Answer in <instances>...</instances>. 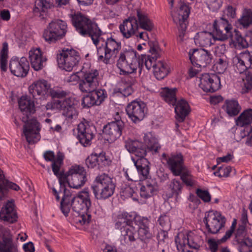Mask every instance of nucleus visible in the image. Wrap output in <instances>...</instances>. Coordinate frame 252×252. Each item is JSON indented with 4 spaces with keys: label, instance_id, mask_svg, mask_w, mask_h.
<instances>
[{
    "label": "nucleus",
    "instance_id": "obj_1",
    "mask_svg": "<svg viewBox=\"0 0 252 252\" xmlns=\"http://www.w3.org/2000/svg\"><path fill=\"white\" fill-rule=\"evenodd\" d=\"M151 55H141L137 57L136 51L133 49L124 50L120 54L117 65L120 74L126 75L134 73L138 68L140 72L144 67L149 70L153 68L155 76L158 80L163 79L168 73L167 65L161 61H157L159 56L160 49L157 40L149 41Z\"/></svg>",
    "mask_w": 252,
    "mask_h": 252
},
{
    "label": "nucleus",
    "instance_id": "obj_2",
    "mask_svg": "<svg viewBox=\"0 0 252 252\" xmlns=\"http://www.w3.org/2000/svg\"><path fill=\"white\" fill-rule=\"evenodd\" d=\"M83 72V77L80 81L79 87L82 92L89 94L82 99L83 107L90 108L100 105L106 97L107 94L104 90H96L99 85L98 70L91 69Z\"/></svg>",
    "mask_w": 252,
    "mask_h": 252
},
{
    "label": "nucleus",
    "instance_id": "obj_3",
    "mask_svg": "<svg viewBox=\"0 0 252 252\" xmlns=\"http://www.w3.org/2000/svg\"><path fill=\"white\" fill-rule=\"evenodd\" d=\"M18 104L24 115L22 121L25 123L23 132L26 140L29 144L36 143L40 138L39 124L35 119H30L31 115L35 111L34 102L27 96H22L19 100Z\"/></svg>",
    "mask_w": 252,
    "mask_h": 252
},
{
    "label": "nucleus",
    "instance_id": "obj_4",
    "mask_svg": "<svg viewBox=\"0 0 252 252\" xmlns=\"http://www.w3.org/2000/svg\"><path fill=\"white\" fill-rule=\"evenodd\" d=\"M213 32L203 31L194 37L196 44L202 47L210 46L216 40L224 41L232 35V26L223 17L214 21Z\"/></svg>",
    "mask_w": 252,
    "mask_h": 252
},
{
    "label": "nucleus",
    "instance_id": "obj_5",
    "mask_svg": "<svg viewBox=\"0 0 252 252\" xmlns=\"http://www.w3.org/2000/svg\"><path fill=\"white\" fill-rule=\"evenodd\" d=\"M70 17L76 31L82 36H90L94 44L97 46L99 41L102 39L100 37L102 32L97 24L89 16L79 12L71 14Z\"/></svg>",
    "mask_w": 252,
    "mask_h": 252
},
{
    "label": "nucleus",
    "instance_id": "obj_6",
    "mask_svg": "<svg viewBox=\"0 0 252 252\" xmlns=\"http://www.w3.org/2000/svg\"><path fill=\"white\" fill-rule=\"evenodd\" d=\"M115 188L112 178L106 173L98 174L91 186L94 198L99 200H105L111 197Z\"/></svg>",
    "mask_w": 252,
    "mask_h": 252
},
{
    "label": "nucleus",
    "instance_id": "obj_7",
    "mask_svg": "<svg viewBox=\"0 0 252 252\" xmlns=\"http://www.w3.org/2000/svg\"><path fill=\"white\" fill-rule=\"evenodd\" d=\"M103 41L104 44L101 45L97 44L96 46L97 59L99 62L108 64L111 60H113L117 57L121 49V43L112 36L107 38Z\"/></svg>",
    "mask_w": 252,
    "mask_h": 252
},
{
    "label": "nucleus",
    "instance_id": "obj_8",
    "mask_svg": "<svg viewBox=\"0 0 252 252\" xmlns=\"http://www.w3.org/2000/svg\"><path fill=\"white\" fill-rule=\"evenodd\" d=\"M175 242L178 252H192L186 250L187 245L189 248L198 251L203 244L201 237L189 231H182L178 233L175 238Z\"/></svg>",
    "mask_w": 252,
    "mask_h": 252
},
{
    "label": "nucleus",
    "instance_id": "obj_9",
    "mask_svg": "<svg viewBox=\"0 0 252 252\" xmlns=\"http://www.w3.org/2000/svg\"><path fill=\"white\" fill-rule=\"evenodd\" d=\"M57 59L60 68L66 71H71L78 65L81 57L76 50L64 48L57 55Z\"/></svg>",
    "mask_w": 252,
    "mask_h": 252
},
{
    "label": "nucleus",
    "instance_id": "obj_10",
    "mask_svg": "<svg viewBox=\"0 0 252 252\" xmlns=\"http://www.w3.org/2000/svg\"><path fill=\"white\" fill-rule=\"evenodd\" d=\"M67 29L65 21L60 19L53 20L44 30L43 37L49 43L55 42L65 36Z\"/></svg>",
    "mask_w": 252,
    "mask_h": 252
},
{
    "label": "nucleus",
    "instance_id": "obj_11",
    "mask_svg": "<svg viewBox=\"0 0 252 252\" xmlns=\"http://www.w3.org/2000/svg\"><path fill=\"white\" fill-rule=\"evenodd\" d=\"M225 221V217L220 212L214 211L206 213L203 220L208 232L213 234L218 233L224 226Z\"/></svg>",
    "mask_w": 252,
    "mask_h": 252
},
{
    "label": "nucleus",
    "instance_id": "obj_12",
    "mask_svg": "<svg viewBox=\"0 0 252 252\" xmlns=\"http://www.w3.org/2000/svg\"><path fill=\"white\" fill-rule=\"evenodd\" d=\"M77 130V138L80 143L84 147L90 146L96 134L95 126L84 120L78 125Z\"/></svg>",
    "mask_w": 252,
    "mask_h": 252
},
{
    "label": "nucleus",
    "instance_id": "obj_13",
    "mask_svg": "<svg viewBox=\"0 0 252 252\" xmlns=\"http://www.w3.org/2000/svg\"><path fill=\"white\" fill-rule=\"evenodd\" d=\"M50 84L44 79L34 82L29 87V91L32 97L36 100V103L45 100L49 97Z\"/></svg>",
    "mask_w": 252,
    "mask_h": 252
},
{
    "label": "nucleus",
    "instance_id": "obj_14",
    "mask_svg": "<svg viewBox=\"0 0 252 252\" xmlns=\"http://www.w3.org/2000/svg\"><path fill=\"white\" fill-rule=\"evenodd\" d=\"M189 55L192 64L200 68H205L209 65L213 57L209 51L204 49L190 50Z\"/></svg>",
    "mask_w": 252,
    "mask_h": 252
},
{
    "label": "nucleus",
    "instance_id": "obj_15",
    "mask_svg": "<svg viewBox=\"0 0 252 252\" xmlns=\"http://www.w3.org/2000/svg\"><path fill=\"white\" fill-rule=\"evenodd\" d=\"M91 205L90 194L88 189H84L79 192L75 197H72L71 195L70 207L71 206L72 210L77 213H80L83 211L86 212Z\"/></svg>",
    "mask_w": 252,
    "mask_h": 252
},
{
    "label": "nucleus",
    "instance_id": "obj_16",
    "mask_svg": "<svg viewBox=\"0 0 252 252\" xmlns=\"http://www.w3.org/2000/svg\"><path fill=\"white\" fill-rule=\"evenodd\" d=\"M161 158L166 161L168 168L174 176L180 175L185 170L184 158L181 153H172L167 156L164 153L161 155Z\"/></svg>",
    "mask_w": 252,
    "mask_h": 252
},
{
    "label": "nucleus",
    "instance_id": "obj_17",
    "mask_svg": "<svg viewBox=\"0 0 252 252\" xmlns=\"http://www.w3.org/2000/svg\"><path fill=\"white\" fill-rule=\"evenodd\" d=\"M68 176L69 186L73 189L81 188L87 180L85 169L78 165L70 167Z\"/></svg>",
    "mask_w": 252,
    "mask_h": 252
},
{
    "label": "nucleus",
    "instance_id": "obj_18",
    "mask_svg": "<svg viewBox=\"0 0 252 252\" xmlns=\"http://www.w3.org/2000/svg\"><path fill=\"white\" fill-rule=\"evenodd\" d=\"M126 114L134 123L142 121L147 112L146 104L143 101H132L126 107Z\"/></svg>",
    "mask_w": 252,
    "mask_h": 252
},
{
    "label": "nucleus",
    "instance_id": "obj_19",
    "mask_svg": "<svg viewBox=\"0 0 252 252\" xmlns=\"http://www.w3.org/2000/svg\"><path fill=\"white\" fill-rule=\"evenodd\" d=\"M199 79V86L204 92L213 93L220 88V79L216 74L204 73Z\"/></svg>",
    "mask_w": 252,
    "mask_h": 252
},
{
    "label": "nucleus",
    "instance_id": "obj_20",
    "mask_svg": "<svg viewBox=\"0 0 252 252\" xmlns=\"http://www.w3.org/2000/svg\"><path fill=\"white\" fill-rule=\"evenodd\" d=\"M190 13V9L185 3L180 5L177 16L173 17L175 23L179 25L178 38L180 41H183L187 29V19Z\"/></svg>",
    "mask_w": 252,
    "mask_h": 252
},
{
    "label": "nucleus",
    "instance_id": "obj_21",
    "mask_svg": "<svg viewBox=\"0 0 252 252\" xmlns=\"http://www.w3.org/2000/svg\"><path fill=\"white\" fill-rule=\"evenodd\" d=\"M124 123L120 120H116L104 126L103 133L105 138L110 142H113L118 139L122 133Z\"/></svg>",
    "mask_w": 252,
    "mask_h": 252
},
{
    "label": "nucleus",
    "instance_id": "obj_22",
    "mask_svg": "<svg viewBox=\"0 0 252 252\" xmlns=\"http://www.w3.org/2000/svg\"><path fill=\"white\" fill-rule=\"evenodd\" d=\"M9 69L12 74L17 77H25L28 73L30 65L25 57L20 59L12 58L9 63Z\"/></svg>",
    "mask_w": 252,
    "mask_h": 252
},
{
    "label": "nucleus",
    "instance_id": "obj_23",
    "mask_svg": "<svg viewBox=\"0 0 252 252\" xmlns=\"http://www.w3.org/2000/svg\"><path fill=\"white\" fill-rule=\"evenodd\" d=\"M234 69L241 74L248 68H252V55L249 52H245L236 56L233 59Z\"/></svg>",
    "mask_w": 252,
    "mask_h": 252
},
{
    "label": "nucleus",
    "instance_id": "obj_24",
    "mask_svg": "<svg viewBox=\"0 0 252 252\" xmlns=\"http://www.w3.org/2000/svg\"><path fill=\"white\" fill-rule=\"evenodd\" d=\"M119 29L123 36L129 38L135 34V32L139 30L138 21L134 16H130L125 19L119 26Z\"/></svg>",
    "mask_w": 252,
    "mask_h": 252
},
{
    "label": "nucleus",
    "instance_id": "obj_25",
    "mask_svg": "<svg viewBox=\"0 0 252 252\" xmlns=\"http://www.w3.org/2000/svg\"><path fill=\"white\" fill-rule=\"evenodd\" d=\"M29 54L32 67L34 70H40L46 65L47 59L43 56L39 48L31 50Z\"/></svg>",
    "mask_w": 252,
    "mask_h": 252
},
{
    "label": "nucleus",
    "instance_id": "obj_26",
    "mask_svg": "<svg viewBox=\"0 0 252 252\" xmlns=\"http://www.w3.org/2000/svg\"><path fill=\"white\" fill-rule=\"evenodd\" d=\"M2 233V241H0V252H17V246L13 242L10 230L4 228Z\"/></svg>",
    "mask_w": 252,
    "mask_h": 252
},
{
    "label": "nucleus",
    "instance_id": "obj_27",
    "mask_svg": "<svg viewBox=\"0 0 252 252\" xmlns=\"http://www.w3.org/2000/svg\"><path fill=\"white\" fill-rule=\"evenodd\" d=\"M52 191L57 201L60 200L59 195H63L61 202V209L65 217L68 216L70 212V201L71 199V194L69 191L64 188L63 189L61 188L59 191H57L55 188H53Z\"/></svg>",
    "mask_w": 252,
    "mask_h": 252
},
{
    "label": "nucleus",
    "instance_id": "obj_28",
    "mask_svg": "<svg viewBox=\"0 0 252 252\" xmlns=\"http://www.w3.org/2000/svg\"><path fill=\"white\" fill-rule=\"evenodd\" d=\"M237 220L234 219L230 229L226 231L225 235L221 239L216 240L214 238H211L208 239L207 242L208 246V249L211 252H217L219 245L225 242L230 238L235 230Z\"/></svg>",
    "mask_w": 252,
    "mask_h": 252
},
{
    "label": "nucleus",
    "instance_id": "obj_29",
    "mask_svg": "<svg viewBox=\"0 0 252 252\" xmlns=\"http://www.w3.org/2000/svg\"><path fill=\"white\" fill-rule=\"evenodd\" d=\"M145 179L140 186V195L141 197L148 198L154 195L158 191V184L155 179L145 178Z\"/></svg>",
    "mask_w": 252,
    "mask_h": 252
},
{
    "label": "nucleus",
    "instance_id": "obj_30",
    "mask_svg": "<svg viewBox=\"0 0 252 252\" xmlns=\"http://www.w3.org/2000/svg\"><path fill=\"white\" fill-rule=\"evenodd\" d=\"M43 157L46 161L52 162L51 167L52 171L54 175H57L58 171L60 170L61 167L63 164V154L59 152L56 157L53 151H47L44 153Z\"/></svg>",
    "mask_w": 252,
    "mask_h": 252
},
{
    "label": "nucleus",
    "instance_id": "obj_31",
    "mask_svg": "<svg viewBox=\"0 0 252 252\" xmlns=\"http://www.w3.org/2000/svg\"><path fill=\"white\" fill-rule=\"evenodd\" d=\"M59 110L62 111V114L68 118H73L77 115V112L75 108L74 102L71 98H65L63 100H58Z\"/></svg>",
    "mask_w": 252,
    "mask_h": 252
},
{
    "label": "nucleus",
    "instance_id": "obj_32",
    "mask_svg": "<svg viewBox=\"0 0 252 252\" xmlns=\"http://www.w3.org/2000/svg\"><path fill=\"white\" fill-rule=\"evenodd\" d=\"M0 219L10 223H13L17 220V215L12 202H8L1 208L0 212Z\"/></svg>",
    "mask_w": 252,
    "mask_h": 252
},
{
    "label": "nucleus",
    "instance_id": "obj_33",
    "mask_svg": "<svg viewBox=\"0 0 252 252\" xmlns=\"http://www.w3.org/2000/svg\"><path fill=\"white\" fill-rule=\"evenodd\" d=\"M137 158V159L132 158L137 172L141 176V178H147L150 171V162L145 158V157Z\"/></svg>",
    "mask_w": 252,
    "mask_h": 252
},
{
    "label": "nucleus",
    "instance_id": "obj_34",
    "mask_svg": "<svg viewBox=\"0 0 252 252\" xmlns=\"http://www.w3.org/2000/svg\"><path fill=\"white\" fill-rule=\"evenodd\" d=\"M137 158V159L132 158L137 172L141 176V178H147L150 171V162L145 158V157Z\"/></svg>",
    "mask_w": 252,
    "mask_h": 252
},
{
    "label": "nucleus",
    "instance_id": "obj_35",
    "mask_svg": "<svg viewBox=\"0 0 252 252\" xmlns=\"http://www.w3.org/2000/svg\"><path fill=\"white\" fill-rule=\"evenodd\" d=\"M121 231V243L124 246H130L135 242L136 239V231L131 225L124 228Z\"/></svg>",
    "mask_w": 252,
    "mask_h": 252
},
{
    "label": "nucleus",
    "instance_id": "obj_36",
    "mask_svg": "<svg viewBox=\"0 0 252 252\" xmlns=\"http://www.w3.org/2000/svg\"><path fill=\"white\" fill-rule=\"evenodd\" d=\"M221 108L230 117L237 115L241 110V107L238 101L235 99L226 100Z\"/></svg>",
    "mask_w": 252,
    "mask_h": 252
},
{
    "label": "nucleus",
    "instance_id": "obj_37",
    "mask_svg": "<svg viewBox=\"0 0 252 252\" xmlns=\"http://www.w3.org/2000/svg\"><path fill=\"white\" fill-rule=\"evenodd\" d=\"M175 105V112L177 116V120L179 122H182L189 112V104L186 100L181 99L176 102Z\"/></svg>",
    "mask_w": 252,
    "mask_h": 252
},
{
    "label": "nucleus",
    "instance_id": "obj_38",
    "mask_svg": "<svg viewBox=\"0 0 252 252\" xmlns=\"http://www.w3.org/2000/svg\"><path fill=\"white\" fill-rule=\"evenodd\" d=\"M136 11L139 25V28L147 32L152 31L154 26L151 20L146 14L142 12L140 9H137Z\"/></svg>",
    "mask_w": 252,
    "mask_h": 252
},
{
    "label": "nucleus",
    "instance_id": "obj_39",
    "mask_svg": "<svg viewBox=\"0 0 252 252\" xmlns=\"http://www.w3.org/2000/svg\"><path fill=\"white\" fill-rule=\"evenodd\" d=\"M131 216L128 213L124 212L119 214L117 216L115 227L117 229L121 230L130 226L131 220L129 219Z\"/></svg>",
    "mask_w": 252,
    "mask_h": 252
},
{
    "label": "nucleus",
    "instance_id": "obj_40",
    "mask_svg": "<svg viewBox=\"0 0 252 252\" xmlns=\"http://www.w3.org/2000/svg\"><path fill=\"white\" fill-rule=\"evenodd\" d=\"M144 141L150 151L157 153L158 149H160V146L158 143L157 139L151 132L145 134Z\"/></svg>",
    "mask_w": 252,
    "mask_h": 252
},
{
    "label": "nucleus",
    "instance_id": "obj_41",
    "mask_svg": "<svg viewBox=\"0 0 252 252\" xmlns=\"http://www.w3.org/2000/svg\"><path fill=\"white\" fill-rule=\"evenodd\" d=\"M176 91L177 89L176 88L170 89L168 88H165L162 90L160 94L166 102L174 106L177 102L176 97Z\"/></svg>",
    "mask_w": 252,
    "mask_h": 252
},
{
    "label": "nucleus",
    "instance_id": "obj_42",
    "mask_svg": "<svg viewBox=\"0 0 252 252\" xmlns=\"http://www.w3.org/2000/svg\"><path fill=\"white\" fill-rule=\"evenodd\" d=\"M236 123L241 127L250 125L252 123V109L245 110L237 118Z\"/></svg>",
    "mask_w": 252,
    "mask_h": 252
},
{
    "label": "nucleus",
    "instance_id": "obj_43",
    "mask_svg": "<svg viewBox=\"0 0 252 252\" xmlns=\"http://www.w3.org/2000/svg\"><path fill=\"white\" fill-rule=\"evenodd\" d=\"M183 187V184L180 181L175 179L172 180L169 185V189L170 191L169 197L175 196L177 200L179 195L182 193Z\"/></svg>",
    "mask_w": 252,
    "mask_h": 252
},
{
    "label": "nucleus",
    "instance_id": "obj_44",
    "mask_svg": "<svg viewBox=\"0 0 252 252\" xmlns=\"http://www.w3.org/2000/svg\"><path fill=\"white\" fill-rule=\"evenodd\" d=\"M7 188L16 191L19 190L20 188L16 184L7 180L3 181V184L0 183V200H1L7 192Z\"/></svg>",
    "mask_w": 252,
    "mask_h": 252
},
{
    "label": "nucleus",
    "instance_id": "obj_45",
    "mask_svg": "<svg viewBox=\"0 0 252 252\" xmlns=\"http://www.w3.org/2000/svg\"><path fill=\"white\" fill-rule=\"evenodd\" d=\"M238 23L244 28H247L252 24V11L251 9H245Z\"/></svg>",
    "mask_w": 252,
    "mask_h": 252
},
{
    "label": "nucleus",
    "instance_id": "obj_46",
    "mask_svg": "<svg viewBox=\"0 0 252 252\" xmlns=\"http://www.w3.org/2000/svg\"><path fill=\"white\" fill-rule=\"evenodd\" d=\"M228 66V61L225 55L220 56L216 59L214 66L218 73H223L226 70Z\"/></svg>",
    "mask_w": 252,
    "mask_h": 252
},
{
    "label": "nucleus",
    "instance_id": "obj_47",
    "mask_svg": "<svg viewBox=\"0 0 252 252\" xmlns=\"http://www.w3.org/2000/svg\"><path fill=\"white\" fill-rule=\"evenodd\" d=\"M8 57V44L4 42L0 52V68L1 71L5 72L7 70V60Z\"/></svg>",
    "mask_w": 252,
    "mask_h": 252
},
{
    "label": "nucleus",
    "instance_id": "obj_48",
    "mask_svg": "<svg viewBox=\"0 0 252 252\" xmlns=\"http://www.w3.org/2000/svg\"><path fill=\"white\" fill-rule=\"evenodd\" d=\"M239 252H252V240L248 237L237 242Z\"/></svg>",
    "mask_w": 252,
    "mask_h": 252
},
{
    "label": "nucleus",
    "instance_id": "obj_49",
    "mask_svg": "<svg viewBox=\"0 0 252 252\" xmlns=\"http://www.w3.org/2000/svg\"><path fill=\"white\" fill-rule=\"evenodd\" d=\"M157 223L159 225L160 229L170 230L171 228L170 217L166 214H163L159 216Z\"/></svg>",
    "mask_w": 252,
    "mask_h": 252
},
{
    "label": "nucleus",
    "instance_id": "obj_50",
    "mask_svg": "<svg viewBox=\"0 0 252 252\" xmlns=\"http://www.w3.org/2000/svg\"><path fill=\"white\" fill-rule=\"evenodd\" d=\"M49 94V97L51 96L52 98H62L65 97L68 94V92L57 87L53 88L50 87Z\"/></svg>",
    "mask_w": 252,
    "mask_h": 252
},
{
    "label": "nucleus",
    "instance_id": "obj_51",
    "mask_svg": "<svg viewBox=\"0 0 252 252\" xmlns=\"http://www.w3.org/2000/svg\"><path fill=\"white\" fill-rule=\"evenodd\" d=\"M35 8L34 12H36V9L43 12H45L48 8H50L52 4L50 0H36L35 1Z\"/></svg>",
    "mask_w": 252,
    "mask_h": 252
},
{
    "label": "nucleus",
    "instance_id": "obj_52",
    "mask_svg": "<svg viewBox=\"0 0 252 252\" xmlns=\"http://www.w3.org/2000/svg\"><path fill=\"white\" fill-rule=\"evenodd\" d=\"M180 176L183 182L187 186L192 187L195 185V181L189 172L184 170Z\"/></svg>",
    "mask_w": 252,
    "mask_h": 252
},
{
    "label": "nucleus",
    "instance_id": "obj_53",
    "mask_svg": "<svg viewBox=\"0 0 252 252\" xmlns=\"http://www.w3.org/2000/svg\"><path fill=\"white\" fill-rule=\"evenodd\" d=\"M138 238L143 242L146 243L149 240L152 238L153 235L150 232L149 228L148 229H138Z\"/></svg>",
    "mask_w": 252,
    "mask_h": 252
},
{
    "label": "nucleus",
    "instance_id": "obj_54",
    "mask_svg": "<svg viewBox=\"0 0 252 252\" xmlns=\"http://www.w3.org/2000/svg\"><path fill=\"white\" fill-rule=\"evenodd\" d=\"M85 212L84 211L78 213V216L75 218V221L77 223L84 225L90 222L91 216L87 213H85Z\"/></svg>",
    "mask_w": 252,
    "mask_h": 252
},
{
    "label": "nucleus",
    "instance_id": "obj_55",
    "mask_svg": "<svg viewBox=\"0 0 252 252\" xmlns=\"http://www.w3.org/2000/svg\"><path fill=\"white\" fill-rule=\"evenodd\" d=\"M141 142L136 140L128 139L125 141V148L130 153L135 152L136 147L141 146Z\"/></svg>",
    "mask_w": 252,
    "mask_h": 252
},
{
    "label": "nucleus",
    "instance_id": "obj_56",
    "mask_svg": "<svg viewBox=\"0 0 252 252\" xmlns=\"http://www.w3.org/2000/svg\"><path fill=\"white\" fill-rule=\"evenodd\" d=\"M196 194L198 197L205 202H209L211 200V196L207 190L197 189L196 190Z\"/></svg>",
    "mask_w": 252,
    "mask_h": 252
},
{
    "label": "nucleus",
    "instance_id": "obj_57",
    "mask_svg": "<svg viewBox=\"0 0 252 252\" xmlns=\"http://www.w3.org/2000/svg\"><path fill=\"white\" fill-rule=\"evenodd\" d=\"M60 170L58 171V173L57 175H55L58 178L59 183L60 184V187L61 189H63V188H65V183H67L69 185V180H68V175H69V170L68 172L64 174L63 173H62L60 172Z\"/></svg>",
    "mask_w": 252,
    "mask_h": 252
},
{
    "label": "nucleus",
    "instance_id": "obj_58",
    "mask_svg": "<svg viewBox=\"0 0 252 252\" xmlns=\"http://www.w3.org/2000/svg\"><path fill=\"white\" fill-rule=\"evenodd\" d=\"M244 86L243 91L244 93H247L252 89V76L249 73L246 75L245 78L243 79Z\"/></svg>",
    "mask_w": 252,
    "mask_h": 252
},
{
    "label": "nucleus",
    "instance_id": "obj_59",
    "mask_svg": "<svg viewBox=\"0 0 252 252\" xmlns=\"http://www.w3.org/2000/svg\"><path fill=\"white\" fill-rule=\"evenodd\" d=\"M96 153L92 154L86 159V164L89 168H94L98 165Z\"/></svg>",
    "mask_w": 252,
    "mask_h": 252
},
{
    "label": "nucleus",
    "instance_id": "obj_60",
    "mask_svg": "<svg viewBox=\"0 0 252 252\" xmlns=\"http://www.w3.org/2000/svg\"><path fill=\"white\" fill-rule=\"evenodd\" d=\"M235 235L237 242L242 240L244 238H246L247 237H245L246 235V226L244 225H239Z\"/></svg>",
    "mask_w": 252,
    "mask_h": 252
},
{
    "label": "nucleus",
    "instance_id": "obj_61",
    "mask_svg": "<svg viewBox=\"0 0 252 252\" xmlns=\"http://www.w3.org/2000/svg\"><path fill=\"white\" fill-rule=\"evenodd\" d=\"M133 154L137 157H145L147 154V151L145 146L141 142V146L136 147L135 152L131 153Z\"/></svg>",
    "mask_w": 252,
    "mask_h": 252
},
{
    "label": "nucleus",
    "instance_id": "obj_62",
    "mask_svg": "<svg viewBox=\"0 0 252 252\" xmlns=\"http://www.w3.org/2000/svg\"><path fill=\"white\" fill-rule=\"evenodd\" d=\"M97 161L98 165H107L109 164V160L105 156V154L103 152L96 154Z\"/></svg>",
    "mask_w": 252,
    "mask_h": 252
},
{
    "label": "nucleus",
    "instance_id": "obj_63",
    "mask_svg": "<svg viewBox=\"0 0 252 252\" xmlns=\"http://www.w3.org/2000/svg\"><path fill=\"white\" fill-rule=\"evenodd\" d=\"M150 220L147 218H142L136 220V224L138 226V229H148L149 227Z\"/></svg>",
    "mask_w": 252,
    "mask_h": 252
},
{
    "label": "nucleus",
    "instance_id": "obj_64",
    "mask_svg": "<svg viewBox=\"0 0 252 252\" xmlns=\"http://www.w3.org/2000/svg\"><path fill=\"white\" fill-rule=\"evenodd\" d=\"M165 229H160L157 235V239L159 243L164 242L165 240L168 238V231Z\"/></svg>",
    "mask_w": 252,
    "mask_h": 252
}]
</instances>
